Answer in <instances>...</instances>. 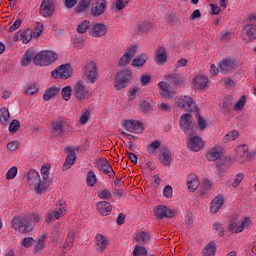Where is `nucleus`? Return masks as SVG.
I'll return each mask as SVG.
<instances>
[{"label":"nucleus","mask_w":256,"mask_h":256,"mask_svg":"<svg viewBox=\"0 0 256 256\" xmlns=\"http://www.w3.org/2000/svg\"><path fill=\"white\" fill-rule=\"evenodd\" d=\"M28 185L35 191L37 195L45 193L51 185V180L42 178L39 172L35 170H30L27 175Z\"/></svg>","instance_id":"f257e3e1"},{"label":"nucleus","mask_w":256,"mask_h":256,"mask_svg":"<svg viewBox=\"0 0 256 256\" xmlns=\"http://www.w3.org/2000/svg\"><path fill=\"white\" fill-rule=\"evenodd\" d=\"M59 59V55L51 50H43L37 53L34 57L33 63L38 67H49Z\"/></svg>","instance_id":"f03ea898"},{"label":"nucleus","mask_w":256,"mask_h":256,"mask_svg":"<svg viewBox=\"0 0 256 256\" xmlns=\"http://www.w3.org/2000/svg\"><path fill=\"white\" fill-rule=\"evenodd\" d=\"M12 227L15 231H19L22 235H27L33 231L31 218L27 216H16L12 219Z\"/></svg>","instance_id":"7ed1b4c3"},{"label":"nucleus","mask_w":256,"mask_h":256,"mask_svg":"<svg viewBox=\"0 0 256 256\" xmlns=\"http://www.w3.org/2000/svg\"><path fill=\"white\" fill-rule=\"evenodd\" d=\"M176 105L188 113H196V115H199V108H197V105L193 102V98L189 96H181L176 102Z\"/></svg>","instance_id":"20e7f679"},{"label":"nucleus","mask_w":256,"mask_h":256,"mask_svg":"<svg viewBox=\"0 0 256 256\" xmlns=\"http://www.w3.org/2000/svg\"><path fill=\"white\" fill-rule=\"evenodd\" d=\"M129 81H131V71L127 69L122 70L116 75L114 87L117 91H121V89H125L129 85Z\"/></svg>","instance_id":"39448f33"},{"label":"nucleus","mask_w":256,"mask_h":256,"mask_svg":"<svg viewBox=\"0 0 256 256\" xmlns=\"http://www.w3.org/2000/svg\"><path fill=\"white\" fill-rule=\"evenodd\" d=\"M83 73L89 83L92 85L96 83L97 79H99V74L97 73V63L94 61L86 63L83 68Z\"/></svg>","instance_id":"423d86ee"},{"label":"nucleus","mask_w":256,"mask_h":256,"mask_svg":"<svg viewBox=\"0 0 256 256\" xmlns=\"http://www.w3.org/2000/svg\"><path fill=\"white\" fill-rule=\"evenodd\" d=\"M179 125L180 129H182L186 135H192L193 127H195L193 116H191V114H183L180 118Z\"/></svg>","instance_id":"0eeeda50"},{"label":"nucleus","mask_w":256,"mask_h":256,"mask_svg":"<svg viewBox=\"0 0 256 256\" xmlns=\"http://www.w3.org/2000/svg\"><path fill=\"white\" fill-rule=\"evenodd\" d=\"M54 79H69L73 75L71 64H62L56 70L51 73Z\"/></svg>","instance_id":"6e6552de"},{"label":"nucleus","mask_w":256,"mask_h":256,"mask_svg":"<svg viewBox=\"0 0 256 256\" xmlns=\"http://www.w3.org/2000/svg\"><path fill=\"white\" fill-rule=\"evenodd\" d=\"M242 40L245 43H251L256 39V25L255 24H246L241 33Z\"/></svg>","instance_id":"1a4fd4ad"},{"label":"nucleus","mask_w":256,"mask_h":256,"mask_svg":"<svg viewBox=\"0 0 256 256\" xmlns=\"http://www.w3.org/2000/svg\"><path fill=\"white\" fill-rule=\"evenodd\" d=\"M96 167H97V169H99V171L104 173V175H108L110 177V179L115 178V171H113V167L109 163L108 159H105V158L99 159L96 162Z\"/></svg>","instance_id":"9d476101"},{"label":"nucleus","mask_w":256,"mask_h":256,"mask_svg":"<svg viewBox=\"0 0 256 256\" xmlns=\"http://www.w3.org/2000/svg\"><path fill=\"white\" fill-rule=\"evenodd\" d=\"M65 125H67V118L63 116L58 117L56 120L52 122L54 136L57 137L58 139H61V137H63V134L65 133L63 127H65Z\"/></svg>","instance_id":"9b49d317"},{"label":"nucleus","mask_w":256,"mask_h":256,"mask_svg":"<svg viewBox=\"0 0 256 256\" xmlns=\"http://www.w3.org/2000/svg\"><path fill=\"white\" fill-rule=\"evenodd\" d=\"M55 13V1L53 0H43L40 5V15L42 17H53Z\"/></svg>","instance_id":"f8f14e48"},{"label":"nucleus","mask_w":256,"mask_h":256,"mask_svg":"<svg viewBox=\"0 0 256 256\" xmlns=\"http://www.w3.org/2000/svg\"><path fill=\"white\" fill-rule=\"evenodd\" d=\"M219 70L221 73H233V69L237 67V61L231 58H225L218 63Z\"/></svg>","instance_id":"ddd939ff"},{"label":"nucleus","mask_w":256,"mask_h":256,"mask_svg":"<svg viewBox=\"0 0 256 256\" xmlns=\"http://www.w3.org/2000/svg\"><path fill=\"white\" fill-rule=\"evenodd\" d=\"M63 215H65V205L59 203L55 210L48 212L46 222L51 223L55 221V219H61Z\"/></svg>","instance_id":"4468645a"},{"label":"nucleus","mask_w":256,"mask_h":256,"mask_svg":"<svg viewBox=\"0 0 256 256\" xmlns=\"http://www.w3.org/2000/svg\"><path fill=\"white\" fill-rule=\"evenodd\" d=\"M154 215L157 219H165V217L166 219H173V217H175V212L165 205H160L155 209Z\"/></svg>","instance_id":"2eb2a0df"},{"label":"nucleus","mask_w":256,"mask_h":256,"mask_svg":"<svg viewBox=\"0 0 256 256\" xmlns=\"http://www.w3.org/2000/svg\"><path fill=\"white\" fill-rule=\"evenodd\" d=\"M107 34V25L103 23H95L89 29V35L91 37H104Z\"/></svg>","instance_id":"dca6fc26"},{"label":"nucleus","mask_w":256,"mask_h":256,"mask_svg":"<svg viewBox=\"0 0 256 256\" xmlns=\"http://www.w3.org/2000/svg\"><path fill=\"white\" fill-rule=\"evenodd\" d=\"M74 96L78 101H83L87 95H89V90L85 88L83 81H78L73 88Z\"/></svg>","instance_id":"f3484780"},{"label":"nucleus","mask_w":256,"mask_h":256,"mask_svg":"<svg viewBox=\"0 0 256 256\" xmlns=\"http://www.w3.org/2000/svg\"><path fill=\"white\" fill-rule=\"evenodd\" d=\"M13 39L14 41H22V43L27 44L31 39H33V30H19L14 34Z\"/></svg>","instance_id":"a211bd4d"},{"label":"nucleus","mask_w":256,"mask_h":256,"mask_svg":"<svg viewBox=\"0 0 256 256\" xmlns=\"http://www.w3.org/2000/svg\"><path fill=\"white\" fill-rule=\"evenodd\" d=\"M187 147L190 151L197 153V151H201L205 147V143L199 136H192L189 138Z\"/></svg>","instance_id":"6ab92c4d"},{"label":"nucleus","mask_w":256,"mask_h":256,"mask_svg":"<svg viewBox=\"0 0 256 256\" xmlns=\"http://www.w3.org/2000/svg\"><path fill=\"white\" fill-rule=\"evenodd\" d=\"M95 241V247L98 253L107 251V247L109 246V239L107 237L103 236V234H97L95 236Z\"/></svg>","instance_id":"aec40b11"},{"label":"nucleus","mask_w":256,"mask_h":256,"mask_svg":"<svg viewBox=\"0 0 256 256\" xmlns=\"http://www.w3.org/2000/svg\"><path fill=\"white\" fill-rule=\"evenodd\" d=\"M125 129L130 133H143V123L137 120H126L124 122Z\"/></svg>","instance_id":"412c9836"},{"label":"nucleus","mask_w":256,"mask_h":256,"mask_svg":"<svg viewBox=\"0 0 256 256\" xmlns=\"http://www.w3.org/2000/svg\"><path fill=\"white\" fill-rule=\"evenodd\" d=\"M107 9V0H97L92 6L91 15L92 17H99L105 13Z\"/></svg>","instance_id":"4be33fe9"},{"label":"nucleus","mask_w":256,"mask_h":256,"mask_svg":"<svg viewBox=\"0 0 256 256\" xmlns=\"http://www.w3.org/2000/svg\"><path fill=\"white\" fill-rule=\"evenodd\" d=\"M158 88L160 89V95L162 97H168L169 99L175 97V90H173L171 85L167 84L165 81L159 82Z\"/></svg>","instance_id":"5701e85b"},{"label":"nucleus","mask_w":256,"mask_h":256,"mask_svg":"<svg viewBox=\"0 0 256 256\" xmlns=\"http://www.w3.org/2000/svg\"><path fill=\"white\" fill-rule=\"evenodd\" d=\"M68 151H70L66 157V160L62 166V171H67L71 169L72 165H75V159H77V155L75 151L71 150V147H67Z\"/></svg>","instance_id":"b1692460"},{"label":"nucleus","mask_w":256,"mask_h":256,"mask_svg":"<svg viewBox=\"0 0 256 256\" xmlns=\"http://www.w3.org/2000/svg\"><path fill=\"white\" fill-rule=\"evenodd\" d=\"M235 151H236V155H235L236 161H239L240 163H244L245 157H247V153L249 151V147L247 146V144L237 146Z\"/></svg>","instance_id":"393cba45"},{"label":"nucleus","mask_w":256,"mask_h":256,"mask_svg":"<svg viewBox=\"0 0 256 256\" xmlns=\"http://www.w3.org/2000/svg\"><path fill=\"white\" fill-rule=\"evenodd\" d=\"M159 161L162 163V165H165L166 167H169V165H171V150H169V148H161L159 154Z\"/></svg>","instance_id":"a878e982"},{"label":"nucleus","mask_w":256,"mask_h":256,"mask_svg":"<svg viewBox=\"0 0 256 256\" xmlns=\"http://www.w3.org/2000/svg\"><path fill=\"white\" fill-rule=\"evenodd\" d=\"M223 203H225V198H223V195L216 196L211 202L210 213L215 215V213H217L219 209L223 207Z\"/></svg>","instance_id":"bb28decb"},{"label":"nucleus","mask_w":256,"mask_h":256,"mask_svg":"<svg viewBox=\"0 0 256 256\" xmlns=\"http://www.w3.org/2000/svg\"><path fill=\"white\" fill-rule=\"evenodd\" d=\"M97 209L100 215L107 217L113 211V206L107 201H100L97 203Z\"/></svg>","instance_id":"cd10ccee"},{"label":"nucleus","mask_w":256,"mask_h":256,"mask_svg":"<svg viewBox=\"0 0 256 256\" xmlns=\"http://www.w3.org/2000/svg\"><path fill=\"white\" fill-rule=\"evenodd\" d=\"M193 85L195 89H200V90L205 89V87L209 85V78L203 75H197L193 79Z\"/></svg>","instance_id":"c85d7f7f"},{"label":"nucleus","mask_w":256,"mask_h":256,"mask_svg":"<svg viewBox=\"0 0 256 256\" xmlns=\"http://www.w3.org/2000/svg\"><path fill=\"white\" fill-rule=\"evenodd\" d=\"M155 63H157V65L167 63V50L165 47L160 46L158 49H156Z\"/></svg>","instance_id":"c756f323"},{"label":"nucleus","mask_w":256,"mask_h":256,"mask_svg":"<svg viewBox=\"0 0 256 256\" xmlns=\"http://www.w3.org/2000/svg\"><path fill=\"white\" fill-rule=\"evenodd\" d=\"M223 155V150L219 146H215L212 148L207 154L206 158L208 161H217V159H221Z\"/></svg>","instance_id":"7c9ffc66"},{"label":"nucleus","mask_w":256,"mask_h":256,"mask_svg":"<svg viewBox=\"0 0 256 256\" xmlns=\"http://www.w3.org/2000/svg\"><path fill=\"white\" fill-rule=\"evenodd\" d=\"M245 227H249V218H244L241 222V225H238L235 222H232L229 226L230 231L233 233H241Z\"/></svg>","instance_id":"2f4dec72"},{"label":"nucleus","mask_w":256,"mask_h":256,"mask_svg":"<svg viewBox=\"0 0 256 256\" xmlns=\"http://www.w3.org/2000/svg\"><path fill=\"white\" fill-rule=\"evenodd\" d=\"M187 185H188L189 191L191 192L197 191V189H199V178L197 177V175L190 174L187 177Z\"/></svg>","instance_id":"473e14b6"},{"label":"nucleus","mask_w":256,"mask_h":256,"mask_svg":"<svg viewBox=\"0 0 256 256\" xmlns=\"http://www.w3.org/2000/svg\"><path fill=\"white\" fill-rule=\"evenodd\" d=\"M59 91H61L59 86H51L43 94L44 101H51L53 97L59 94Z\"/></svg>","instance_id":"72a5a7b5"},{"label":"nucleus","mask_w":256,"mask_h":256,"mask_svg":"<svg viewBox=\"0 0 256 256\" xmlns=\"http://www.w3.org/2000/svg\"><path fill=\"white\" fill-rule=\"evenodd\" d=\"M34 59H35V51L27 50L21 59L22 67H27L31 65V62L34 61Z\"/></svg>","instance_id":"f704fd0d"},{"label":"nucleus","mask_w":256,"mask_h":256,"mask_svg":"<svg viewBox=\"0 0 256 256\" xmlns=\"http://www.w3.org/2000/svg\"><path fill=\"white\" fill-rule=\"evenodd\" d=\"M74 241H75V231L71 230L67 234V238L64 244L62 245V249H64V251H71V249L73 248Z\"/></svg>","instance_id":"c9c22d12"},{"label":"nucleus","mask_w":256,"mask_h":256,"mask_svg":"<svg viewBox=\"0 0 256 256\" xmlns=\"http://www.w3.org/2000/svg\"><path fill=\"white\" fill-rule=\"evenodd\" d=\"M166 81H170L172 85H181L185 78L179 73H172L165 76Z\"/></svg>","instance_id":"e433bc0d"},{"label":"nucleus","mask_w":256,"mask_h":256,"mask_svg":"<svg viewBox=\"0 0 256 256\" xmlns=\"http://www.w3.org/2000/svg\"><path fill=\"white\" fill-rule=\"evenodd\" d=\"M11 121V115L9 114V109L3 107L0 109V123L1 125L7 126Z\"/></svg>","instance_id":"4c0bfd02"},{"label":"nucleus","mask_w":256,"mask_h":256,"mask_svg":"<svg viewBox=\"0 0 256 256\" xmlns=\"http://www.w3.org/2000/svg\"><path fill=\"white\" fill-rule=\"evenodd\" d=\"M217 253V246L214 241H210L203 249V256H214Z\"/></svg>","instance_id":"58836bf2"},{"label":"nucleus","mask_w":256,"mask_h":256,"mask_svg":"<svg viewBox=\"0 0 256 256\" xmlns=\"http://www.w3.org/2000/svg\"><path fill=\"white\" fill-rule=\"evenodd\" d=\"M148 60L149 56H147L145 53H142L132 61V67H143V65H145Z\"/></svg>","instance_id":"ea45409f"},{"label":"nucleus","mask_w":256,"mask_h":256,"mask_svg":"<svg viewBox=\"0 0 256 256\" xmlns=\"http://www.w3.org/2000/svg\"><path fill=\"white\" fill-rule=\"evenodd\" d=\"M93 0H81L75 8V13H85L91 7Z\"/></svg>","instance_id":"a19ab883"},{"label":"nucleus","mask_w":256,"mask_h":256,"mask_svg":"<svg viewBox=\"0 0 256 256\" xmlns=\"http://www.w3.org/2000/svg\"><path fill=\"white\" fill-rule=\"evenodd\" d=\"M91 27H92L91 21L84 20V21H82V22L77 26V31H78V33H80V34L87 33V31H89V29H91Z\"/></svg>","instance_id":"79ce46f5"},{"label":"nucleus","mask_w":256,"mask_h":256,"mask_svg":"<svg viewBox=\"0 0 256 256\" xmlns=\"http://www.w3.org/2000/svg\"><path fill=\"white\" fill-rule=\"evenodd\" d=\"M86 183L88 187H93L95 183H97V175H95V172H93V170H90L87 173Z\"/></svg>","instance_id":"37998d69"},{"label":"nucleus","mask_w":256,"mask_h":256,"mask_svg":"<svg viewBox=\"0 0 256 256\" xmlns=\"http://www.w3.org/2000/svg\"><path fill=\"white\" fill-rule=\"evenodd\" d=\"M159 147H161V141L155 140L148 145L147 151H148V153H150V155H155V153H157V149H159Z\"/></svg>","instance_id":"c03bdc74"},{"label":"nucleus","mask_w":256,"mask_h":256,"mask_svg":"<svg viewBox=\"0 0 256 256\" xmlns=\"http://www.w3.org/2000/svg\"><path fill=\"white\" fill-rule=\"evenodd\" d=\"M150 239L151 236L149 235V233L144 231L138 233L135 237V241H137V243H147V241H149Z\"/></svg>","instance_id":"a18cd8bd"},{"label":"nucleus","mask_w":256,"mask_h":256,"mask_svg":"<svg viewBox=\"0 0 256 256\" xmlns=\"http://www.w3.org/2000/svg\"><path fill=\"white\" fill-rule=\"evenodd\" d=\"M37 91H39V88L35 83H30L24 88L25 95H35Z\"/></svg>","instance_id":"49530a36"},{"label":"nucleus","mask_w":256,"mask_h":256,"mask_svg":"<svg viewBox=\"0 0 256 256\" xmlns=\"http://www.w3.org/2000/svg\"><path fill=\"white\" fill-rule=\"evenodd\" d=\"M238 137L239 131L232 130L224 136V143H229V141H235Z\"/></svg>","instance_id":"de8ad7c7"},{"label":"nucleus","mask_w":256,"mask_h":256,"mask_svg":"<svg viewBox=\"0 0 256 256\" xmlns=\"http://www.w3.org/2000/svg\"><path fill=\"white\" fill-rule=\"evenodd\" d=\"M90 115H91V112H89V110L83 109L81 111V116H80V119H79L80 125H85V123H87L89 121V116Z\"/></svg>","instance_id":"09e8293b"},{"label":"nucleus","mask_w":256,"mask_h":256,"mask_svg":"<svg viewBox=\"0 0 256 256\" xmlns=\"http://www.w3.org/2000/svg\"><path fill=\"white\" fill-rule=\"evenodd\" d=\"M149 29H153V23H151V22H142L138 25V30L141 33H147V31H149Z\"/></svg>","instance_id":"8fccbe9b"},{"label":"nucleus","mask_w":256,"mask_h":256,"mask_svg":"<svg viewBox=\"0 0 256 256\" xmlns=\"http://www.w3.org/2000/svg\"><path fill=\"white\" fill-rule=\"evenodd\" d=\"M71 93H73L71 86H66L62 89L61 95L64 101H69V99H71Z\"/></svg>","instance_id":"3c124183"},{"label":"nucleus","mask_w":256,"mask_h":256,"mask_svg":"<svg viewBox=\"0 0 256 256\" xmlns=\"http://www.w3.org/2000/svg\"><path fill=\"white\" fill-rule=\"evenodd\" d=\"M245 103H247V97L241 96L239 101L234 106V111H241L245 107Z\"/></svg>","instance_id":"603ef678"},{"label":"nucleus","mask_w":256,"mask_h":256,"mask_svg":"<svg viewBox=\"0 0 256 256\" xmlns=\"http://www.w3.org/2000/svg\"><path fill=\"white\" fill-rule=\"evenodd\" d=\"M147 255V249L141 246H135L133 256H145Z\"/></svg>","instance_id":"864d4df0"},{"label":"nucleus","mask_w":256,"mask_h":256,"mask_svg":"<svg viewBox=\"0 0 256 256\" xmlns=\"http://www.w3.org/2000/svg\"><path fill=\"white\" fill-rule=\"evenodd\" d=\"M20 127L21 124L19 123V120H13L9 125V131L10 133H17Z\"/></svg>","instance_id":"5fc2aeb1"},{"label":"nucleus","mask_w":256,"mask_h":256,"mask_svg":"<svg viewBox=\"0 0 256 256\" xmlns=\"http://www.w3.org/2000/svg\"><path fill=\"white\" fill-rule=\"evenodd\" d=\"M45 247V236L39 238L38 243L34 246V253H39Z\"/></svg>","instance_id":"6e6d98bb"},{"label":"nucleus","mask_w":256,"mask_h":256,"mask_svg":"<svg viewBox=\"0 0 256 256\" xmlns=\"http://www.w3.org/2000/svg\"><path fill=\"white\" fill-rule=\"evenodd\" d=\"M216 167L218 168V173L221 175V173L227 172V169H229V166L225 164L223 161H217Z\"/></svg>","instance_id":"4d7b16f0"},{"label":"nucleus","mask_w":256,"mask_h":256,"mask_svg":"<svg viewBox=\"0 0 256 256\" xmlns=\"http://www.w3.org/2000/svg\"><path fill=\"white\" fill-rule=\"evenodd\" d=\"M98 197H99V199H111V197H113V195L111 194V191L104 189V190L98 192Z\"/></svg>","instance_id":"13d9d810"},{"label":"nucleus","mask_w":256,"mask_h":256,"mask_svg":"<svg viewBox=\"0 0 256 256\" xmlns=\"http://www.w3.org/2000/svg\"><path fill=\"white\" fill-rule=\"evenodd\" d=\"M137 50H138L137 46H130L125 52V55H127V57L132 59L133 57H135V55H137Z\"/></svg>","instance_id":"bf43d9fd"},{"label":"nucleus","mask_w":256,"mask_h":256,"mask_svg":"<svg viewBox=\"0 0 256 256\" xmlns=\"http://www.w3.org/2000/svg\"><path fill=\"white\" fill-rule=\"evenodd\" d=\"M15 177H17V167L13 166L8 170L6 174V179L11 180V179H15Z\"/></svg>","instance_id":"052dcab7"},{"label":"nucleus","mask_w":256,"mask_h":256,"mask_svg":"<svg viewBox=\"0 0 256 256\" xmlns=\"http://www.w3.org/2000/svg\"><path fill=\"white\" fill-rule=\"evenodd\" d=\"M243 179H245V174L238 173L234 179V182L232 183V186L239 187V185H241V181H243Z\"/></svg>","instance_id":"680f3d73"},{"label":"nucleus","mask_w":256,"mask_h":256,"mask_svg":"<svg viewBox=\"0 0 256 256\" xmlns=\"http://www.w3.org/2000/svg\"><path fill=\"white\" fill-rule=\"evenodd\" d=\"M129 63H131V58L129 56H127L126 54H124L119 60L120 67H127V65H129Z\"/></svg>","instance_id":"e2e57ef3"},{"label":"nucleus","mask_w":256,"mask_h":256,"mask_svg":"<svg viewBox=\"0 0 256 256\" xmlns=\"http://www.w3.org/2000/svg\"><path fill=\"white\" fill-rule=\"evenodd\" d=\"M196 117H197V121H198V125L201 129V131H203V129H205L207 127V121H205V119L203 118V116L201 115H197V113H195Z\"/></svg>","instance_id":"0e129e2a"},{"label":"nucleus","mask_w":256,"mask_h":256,"mask_svg":"<svg viewBox=\"0 0 256 256\" xmlns=\"http://www.w3.org/2000/svg\"><path fill=\"white\" fill-rule=\"evenodd\" d=\"M141 109L143 113H149V111H153V106L148 101H143L141 104Z\"/></svg>","instance_id":"69168bd1"},{"label":"nucleus","mask_w":256,"mask_h":256,"mask_svg":"<svg viewBox=\"0 0 256 256\" xmlns=\"http://www.w3.org/2000/svg\"><path fill=\"white\" fill-rule=\"evenodd\" d=\"M233 106V104L229 101H226L223 103L222 105V111L225 115H229L231 113V107Z\"/></svg>","instance_id":"338daca9"},{"label":"nucleus","mask_w":256,"mask_h":256,"mask_svg":"<svg viewBox=\"0 0 256 256\" xmlns=\"http://www.w3.org/2000/svg\"><path fill=\"white\" fill-rule=\"evenodd\" d=\"M158 110L162 111L163 113H169L171 112V105L167 103H160L158 104Z\"/></svg>","instance_id":"774afa93"}]
</instances>
